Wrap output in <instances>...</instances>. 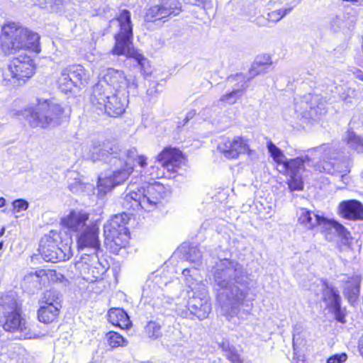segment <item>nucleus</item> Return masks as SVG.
I'll return each instance as SVG.
<instances>
[{
  "mask_svg": "<svg viewBox=\"0 0 363 363\" xmlns=\"http://www.w3.org/2000/svg\"><path fill=\"white\" fill-rule=\"evenodd\" d=\"M355 76L357 79H359L361 81H363V72L360 69H357L354 72Z\"/></svg>",
  "mask_w": 363,
  "mask_h": 363,
  "instance_id": "obj_47",
  "label": "nucleus"
},
{
  "mask_svg": "<svg viewBox=\"0 0 363 363\" xmlns=\"http://www.w3.org/2000/svg\"><path fill=\"white\" fill-rule=\"evenodd\" d=\"M358 348H359V352L363 358V334L362 335V336L359 338Z\"/></svg>",
  "mask_w": 363,
  "mask_h": 363,
  "instance_id": "obj_46",
  "label": "nucleus"
},
{
  "mask_svg": "<svg viewBox=\"0 0 363 363\" xmlns=\"http://www.w3.org/2000/svg\"><path fill=\"white\" fill-rule=\"evenodd\" d=\"M112 91L108 90L103 84H95L92 87L89 99L91 107L96 111L104 113L109 94Z\"/></svg>",
  "mask_w": 363,
  "mask_h": 363,
  "instance_id": "obj_21",
  "label": "nucleus"
},
{
  "mask_svg": "<svg viewBox=\"0 0 363 363\" xmlns=\"http://www.w3.org/2000/svg\"><path fill=\"white\" fill-rule=\"evenodd\" d=\"M339 215L349 220H363V204L354 199L342 201L338 206Z\"/></svg>",
  "mask_w": 363,
  "mask_h": 363,
  "instance_id": "obj_19",
  "label": "nucleus"
},
{
  "mask_svg": "<svg viewBox=\"0 0 363 363\" xmlns=\"http://www.w3.org/2000/svg\"><path fill=\"white\" fill-rule=\"evenodd\" d=\"M332 311V313L335 315V320L341 323H346V315H347V311L345 308H342L341 306V303H338L334 306L332 307L331 309H329Z\"/></svg>",
  "mask_w": 363,
  "mask_h": 363,
  "instance_id": "obj_37",
  "label": "nucleus"
},
{
  "mask_svg": "<svg viewBox=\"0 0 363 363\" xmlns=\"http://www.w3.org/2000/svg\"><path fill=\"white\" fill-rule=\"evenodd\" d=\"M25 111L28 112L26 119L30 127L43 129L59 126L70 116L62 104L51 99H37L36 108H28Z\"/></svg>",
  "mask_w": 363,
  "mask_h": 363,
  "instance_id": "obj_3",
  "label": "nucleus"
},
{
  "mask_svg": "<svg viewBox=\"0 0 363 363\" xmlns=\"http://www.w3.org/2000/svg\"><path fill=\"white\" fill-rule=\"evenodd\" d=\"M242 91V89H233L221 96L219 101L224 104H235L240 99Z\"/></svg>",
  "mask_w": 363,
  "mask_h": 363,
  "instance_id": "obj_36",
  "label": "nucleus"
},
{
  "mask_svg": "<svg viewBox=\"0 0 363 363\" xmlns=\"http://www.w3.org/2000/svg\"><path fill=\"white\" fill-rule=\"evenodd\" d=\"M113 20L118 23V31L116 34H133V26L130 11L128 9L121 10Z\"/></svg>",
  "mask_w": 363,
  "mask_h": 363,
  "instance_id": "obj_30",
  "label": "nucleus"
},
{
  "mask_svg": "<svg viewBox=\"0 0 363 363\" xmlns=\"http://www.w3.org/2000/svg\"><path fill=\"white\" fill-rule=\"evenodd\" d=\"M126 217L125 214L116 215L104 227V245L111 253L117 255L129 245L130 233Z\"/></svg>",
  "mask_w": 363,
  "mask_h": 363,
  "instance_id": "obj_5",
  "label": "nucleus"
},
{
  "mask_svg": "<svg viewBox=\"0 0 363 363\" xmlns=\"http://www.w3.org/2000/svg\"><path fill=\"white\" fill-rule=\"evenodd\" d=\"M61 242L60 231L50 230L40 240L38 248V254L45 262L56 263L65 261L69 258V255L60 248L59 245Z\"/></svg>",
  "mask_w": 363,
  "mask_h": 363,
  "instance_id": "obj_9",
  "label": "nucleus"
},
{
  "mask_svg": "<svg viewBox=\"0 0 363 363\" xmlns=\"http://www.w3.org/2000/svg\"><path fill=\"white\" fill-rule=\"evenodd\" d=\"M247 296V293L238 289L233 295V299L237 304H242Z\"/></svg>",
  "mask_w": 363,
  "mask_h": 363,
  "instance_id": "obj_44",
  "label": "nucleus"
},
{
  "mask_svg": "<svg viewBox=\"0 0 363 363\" xmlns=\"http://www.w3.org/2000/svg\"><path fill=\"white\" fill-rule=\"evenodd\" d=\"M125 157L120 158L121 167L113 171L111 174L99 177L96 183L98 194L105 196L115 187L124 184L133 173L135 162L141 168L147 165V157L144 155H138L136 147H130L125 152Z\"/></svg>",
  "mask_w": 363,
  "mask_h": 363,
  "instance_id": "obj_2",
  "label": "nucleus"
},
{
  "mask_svg": "<svg viewBox=\"0 0 363 363\" xmlns=\"http://www.w3.org/2000/svg\"><path fill=\"white\" fill-rule=\"evenodd\" d=\"M144 195L143 188L138 189L137 191H131L127 193L123 199V206L128 210L139 211H150L149 206L145 205L147 201Z\"/></svg>",
  "mask_w": 363,
  "mask_h": 363,
  "instance_id": "obj_22",
  "label": "nucleus"
},
{
  "mask_svg": "<svg viewBox=\"0 0 363 363\" xmlns=\"http://www.w3.org/2000/svg\"><path fill=\"white\" fill-rule=\"evenodd\" d=\"M128 104L127 96H120L119 92H114L108 96L104 113L109 117H119L125 113Z\"/></svg>",
  "mask_w": 363,
  "mask_h": 363,
  "instance_id": "obj_20",
  "label": "nucleus"
},
{
  "mask_svg": "<svg viewBox=\"0 0 363 363\" xmlns=\"http://www.w3.org/2000/svg\"><path fill=\"white\" fill-rule=\"evenodd\" d=\"M69 0H35V5L40 9H45L48 5L55 9L59 10L69 2Z\"/></svg>",
  "mask_w": 363,
  "mask_h": 363,
  "instance_id": "obj_35",
  "label": "nucleus"
},
{
  "mask_svg": "<svg viewBox=\"0 0 363 363\" xmlns=\"http://www.w3.org/2000/svg\"><path fill=\"white\" fill-rule=\"evenodd\" d=\"M361 277L357 274L347 277L344 281L343 294L350 303L355 302L360 294Z\"/></svg>",
  "mask_w": 363,
  "mask_h": 363,
  "instance_id": "obj_25",
  "label": "nucleus"
},
{
  "mask_svg": "<svg viewBox=\"0 0 363 363\" xmlns=\"http://www.w3.org/2000/svg\"><path fill=\"white\" fill-rule=\"evenodd\" d=\"M322 301L325 303V306L328 309H331L334 305L342 302L338 290L330 285L327 281L323 282Z\"/></svg>",
  "mask_w": 363,
  "mask_h": 363,
  "instance_id": "obj_29",
  "label": "nucleus"
},
{
  "mask_svg": "<svg viewBox=\"0 0 363 363\" xmlns=\"http://www.w3.org/2000/svg\"><path fill=\"white\" fill-rule=\"evenodd\" d=\"M183 11L180 0H158L157 4L149 7L145 13L147 22L167 21L169 18L179 16Z\"/></svg>",
  "mask_w": 363,
  "mask_h": 363,
  "instance_id": "obj_12",
  "label": "nucleus"
},
{
  "mask_svg": "<svg viewBox=\"0 0 363 363\" xmlns=\"http://www.w3.org/2000/svg\"><path fill=\"white\" fill-rule=\"evenodd\" d=\"M2 245H3L2 242H0V249H1Z\"/></svg>",
  "mask_w": 363,
  "mask_h": 363,
  "instance_id": "obj_53",
  "label": "nucleus"
},
{
  "mask_svg": "<svg viewBox=\"0 0 363 363\" xmlns=\"http://www.w3.org/2000/svg\"><path fill=\"white\" fill-rule=\"evenodd\" d=\"M145 333L149 338L156 340L162 337L161 325L155 321L150 320L145 327Z\"/></svg>",
  "mask_w": 363,
  "mask_h": 363,
  "instance_id": "obj_34",
  "label": "nucleus"
},
{
  "mask_svg": "<svg viewBox=\"0 0 363 363\" xmlns=\"http://www.w3.org/2000/svg\"><path fill=\"white\" fill-rule=\"evenodd\" d=\"M332 225L342 239L348 240L352 238L350 232L343 225L336 220H333Z\"/></svg>",
  "mask_w": 363,
  "mask_h": 363,
  "instance_id": "obj_39",
  "label": "nucleus"
},
{
  "mask_svg": "<svg viewBox=\"0 0 363 363\" xmlns=\"http://www.w3.org/2000/svg\"><path fill=\"white\" fill-rule=\"evenodd\" d=\"M125 81L124 72L113 68H108L103 76L102 80L98 84H103L105 87H110V90L118 92L121 84Z\"/></svg>",
  "mask_w": 363,
  "mask_h": 363,
  "instance_id": "obj_27",
  "label": "nucleus"
},
{
  "mask_svg": "<svg viewBox=\"0 0 363 363\" xmlns=\"http://www.w3.org/2000/svg\"><path fill=\"white\" fill-rule=\"evenodd\" d=\"M115 43L110 50V53L116 56H127L131 51L133 34H115L113 36Z\"/></svg>",
  "mask_w": 363,
  "mask_h": 363,
  "instance_id": "obj_24",
  "label": "nucleus"
},
{
  "mask_svg": "<svg viewBox=\"0 0 363 363\" xmlns=\"http://www.w3.org/2000/svg\"><path fill=\"white\" fill-rule=\"evenodd\" d=\"M28 202L23 199H16L12 202V211L13 213H19L26 211L28 208Z\"/></svg>",
  "mask_w": 363,
  "mask_h": 363,
  "instance_id": "obj_40",
  "label": "nucleus"
},
{
  "mask_svg": "<svg viewBox=\"0 0 363 363\" xmlns=\"http://www.w3.org/2000/svg\"><path fill=\"white\" fill-rule=\"evenodd\" d=\"M217 150L229 160H238L243 155L251 156L255 153L251 148L250 139L243 135L222 137Z\"/></svg>",
  "mask_w": 363,
  "mask_h": 363,
  "instance_id": "obj_10",
  "label": "nucleus"
},
{
  "mask_svg": "<svg viewBox=\"0 0 363 363\" xmlns=\"http://www.w3.org/2000/svg\"><path fill=\"white\" fill-rule=\"evenodd\" d=\"M146 176L149 180H155L167 177L161 168L156 165H152L146 172Z\"/></svg>",
  "mask_w": 363,
  "mask_h": 363,
  "instance_id": "obj_38",
  "label": "nucleus"
},
{
  "mask_svg": "<svg viewBox=\"0 0 363 363\" xmlns=\"http://www.w3.org/2000/svg\"><path fill=\"white\" fill-rule=\"evenodd\" d=\"M108 346L113 350L118 347H125L128 345V341L122 335L114 330H110L105 335Z\"/></svg>",
  "mask_w": 363,
  "mask_h": 363,
  "instance_id": "obj_31",
  "label": "nucleus"
},
{
  "mask_svg": "<svg viewBox=\"0 0 363 363\" xmlns=\"http://www.w3.org/2000/svg\"><path fill=\"white\" fill-rule=\"evenodd\" d=\"M99 232L98 225L96 223H91L79 233L76 237L77 250L90 249L97 253L101 247Z\"/></svg>",
  "mask_w": 363,
  "mask_h": 363,
  "instance_id": "obj_16",
  "label": "nucleus"
},
{
  "mask_svg": "<svg viewBox=\"0 0 363 363\" xmlns=\"http://www.w3.org/2000/svg\"><path fill=\"white\" fill-rule=\"evenodd\" d=\"M347 359V354L345 352L335 354L326 359V363H344Z\"/></svg>",
  "mask_w": 363,
  "mask_h": 363,
  "instance_id": "obj_42",
  "label": "nucleus"
},
{
  "mask_svg": "<svg viewBox=\"0 0 363 363\" xmlns=\"http://www.w3.org/2000/svg\"><path fill=\"white\" fill-rule=\"evenodd\" d=\"M189 307L191 313L199 320L206 318L211 311V303L206 297L193 296L189 302Z\"/></svg>",
  "mask_w": 363,
  "mask_h": 363,
  "instance_id": "obj_23",
  "label": "nucleus"
},
{
  "mask_svg": "<svg viewBox=\"0 0 363 363\" xmlns=\"http://www.w3.org/2000/svg\"><path fill=\"white\" fill-rule=\"evenodd\" d=\"M89 76L87 69L79 63L64 67L56 79L57 88L65 94L71 93L74 89H81L87 84Z\"/></svg>",
  "mask_w": 363,
  "mask_h": 363,
  "instance_id": "obj_7",
  "label": "nucleus"
},
{
  "mask_svg": "<svg viewBox=\"0 0 363 363\" xmlns=\"http://www.w3.org/2000/svg\"><path fill=\"white\" fill-rule=\"evenodd\" d=\"M107 318L108 322L113 326L122 330H128L132 326V322L127 313L120 308H112L108 310Z\"/></svg>",
  "mask_w": 363,
  "mask_h": 363,
  "instance_id": "obj_26",
  "label": "nucleus"
},
{
  "mask_svg": "<svg viewBox=\"0 0 363 363\" xmlns=\"http://www.w3.org/2000/svg\"><path fill=\"white\" fill-rule=\"evenodd\" d=\"M343 1L350 2L352 4H355L359 1V0H342Z\"/></svg>",
  "mask_w": 363,
  "mask_h": 363,
  "instance_id": "obj_50",
  "label": "nucleus"
},
{
  "mask_svg": "<svg viewBox=\"0 0 363 363\" xmlns=\"http://www.w3.org/2000/svg\"><path fill=\"white\" fill-rule=\"evenodd\" d=\"M39 303L37 319L40 323L50 325L58 321L62 308L59 292L52 289L45 291Z\"/></svg>",
  "mask_w": 363,
  "mask_h": 363,
  "instance_id": "obj_8",
  "label": "nucleus"
},
{
  "mask_svg": "<svg viewBox=\"0 0 363 363\" xmlns=\"http://www.w3.org/2000/svg\"><path fill=\"white\" fill-rule=\"evenodd\" d=\"M6 69L9 77L4 76V80L16 86H23L35 76L37 65L31 56L21 54L10 59Z\"/></svg>",
  "mask_w": 363,
  "mask_h": 363,
  "instance_id": "obj_6",
  "label": "nucleus"
},
{
  "mask_svg": "<svg viewBox=\"0 0 363 363\" xmlns=\"http://www.w3.org/2000/svg\"><path fill=\"white\" fill-rule=\"evenodd\" d=\"M1 327L10 333H23L28 330V323L23 315L22 305L16 299L8 300Z\"/></svg>",
  "mask_w": 363,
  "mask_h": 363,
  "instance_id": "obj_13",
  "label": "nucleus"
},
{
  "mask_svg": "<svg viewBox=\"0 0 363 363\" xmlns=\"http://www.w3.org/2000/svg\"><path fill=\"white\" fill-rule=\"evenodd\" d=\"M146 201L145 205L149 206L150 211L167 202L171 195V189L169 186L155 182L149 184L145 188H143Z\"/></svg>",
  "mask_w": 363,
  "mask_h": 363,
  "instance_id": "obj_15",
  "label": "nucleus"
},
{
  "mask_svg": "<svg viewBox=\"0 0 363 363\" xmlns=\"http://www.w3.org/2000/svg\"><path fill=\"white\" fill-rule=\"evenodd\" d=\"M7 303H8V300L3 301L0 302V325H1V323L3 321V319H4V315L6 309Z\"/></svg>",
  "mask_w": 363,
  "mask_h": 363,
  "instance_id": "obj_45",
  "label": "nucleus"
},
{
  "mask_svg": "<svg viewBox=\"0 0 363 363\" xmlns=\"http://www.w3.org/2000/svg\"><path fill=\"white\" fill-rule=\"evenodd\" d=\"M74 268L79 275L89 283L102 281L107 268L99 260L97 256L83 255L74 263Z\"/></svg>",
  "mask_w": 363,
  "mask_h": 363,
  "instance_id": "obj_11",
  "label": "nucleus"
},
{
  "mask_svg": "<svg viewBox=\"0 0 363 363\" xmlns=\"http://www.w3.org/2000/svg\"><path fill=\"white\" fill-rule=\"evenodd\" d=\"M5 233V228H2L1 230H0V238L1 236H3V235Z\"/></svg>",
  "mask_w": 363,
  "mask_h": 363,
  "instance_id": "obj_51",
  "label": "nucleus"
},
{
  "mask_svg": "<svg viewBox=\"0 0 363 363\" xmlns=\"http://www.w3.org/2000/svg\"><path fill=\"white\" fill-rule=\"evenodd\" d=\"M90 213L84 211L71 210L69 213L60 220V225L72 233H79L86 225Z\"/></svg>",
  "mask_w": 363,
  "mask_h": 363,
  "instance_id": "obj_17",
  "label": "nucleus"
},
{
  "mask_svg": "<svg viewBox=\"0 0 363 363\" xmlns=\"http://www.w3.org/2000/svg\"><path fill=\"white\" fill-rule=\"evenodd\" d=\"M294 9V6L287 4L284 8L271 11L267 13V21L269 23H275L281 21Z\"/></svg>",
  "mask_w": 363,
  "mask_h": 363,
  "instance_id": "obj_32",
  "label": "nucleus"
},
{
  "mask_svg": "<svg viewBox=\"0 0 363 363\" xmlns=\"http://www.w3.org/2000/svg\"><path fill=\"white\" fill-rule=\"evenodd\" d=\"M126 57L134 59L139 65H143V62L145 60V58L143 54L133 49L131 50V51Z\"/></svg>",
  "mask_w": 363,
  "mask_h": 363,
  "instance_id": "obj_43",
  "label": "nucleus"
},
{
  "mask_svg": "<svg viewBox=\"0 0 363 363\" xmlns=\"http://www.w3.org/2000/svg\"><path fill=\"white\" fill-rule=\"evenodd\" d=\"M220 347L225 352V358L231 363H244L243 359L235 347L223 342L220 345Z\"/></svg>",
  "mask_w": 363,
  "mask_h": 363,
  "instance_id": "obj_33",
  "label": "nucleus"
},
{
  "mask_svg": "<svg viewBox=\"0 0 363 363\" xmlns=\"http://www.w3.org/2000/svg\"><path fill=\"white\" fill-rule=\"evenodd\" d=\"M6 205V200L4 197H0V208L4 207Z\"/></svg>",
  "mask_w": 363,
  "mask_h": 363,
  "instance_id": "obj_49",
  "label": "nucleus"
},
{
  "mask_svg": "<svg viewBox=\"0 0 363 363\" xmlns=\"http://www.w3.org/2000/svg\"><path fill=\"white\" fill-rule=\"evenodd\" d=\"M300 211L298 223L308 230L314 229L325 220L324 218L318 215H314L313 211L306 208H301Z\"/></svg>",
  "mask_w": 363,
  "mask_h": 363,
  "instance_id": "obj_28",
  "label": "nucleus"
},
{
  "mask_svg": "<svg viewBox=\"0 0 363 363\" xmlns=\"http://www.w3.org/2000/svg\"><path fill=\"white\" fill-rule=\"evenodd\" d=\"M0 50L5 55L24 50L38 54L41 51L40 35L17 22L8 21L1 26Z\"/></svg>",
  "mask_w": 363,
  "mask_h": 363,
  "instance_id": "obj_1",
  "label": "nucleus"
},
{
  "mask_svg": "<svg viewBox=\"0 0 363 363\" xmlns=\"http://www.w3.org/2000/svg\"><path fill=\"white\" fill-rule=\"evenodd\" d=\"M189 270L188 269H184V270H183L182 273H183V274H184V273H185V272H189Z\"/></svg>",
  "mask_w": 363,
  "mask_h": 363,
  "instance_id": "obj_52",
  "label": "nucleus"
},
{
  "mask_svg": "<svg viewBox=\"0 0 363 363\" xmlns=\"http://www.w3.org/2000/svg\"><path fill=\"white\" fill-rule=\"evenodd\" d=\"M194 2V4L197 6H201L204 5L205 3L207 1V0H193Z\"/></svg>",
  "mask_w": 363,
  "mask_h": 363,
  "instance_id": "obj_48",
  "label": "nucleus"
},
{
  "mask_svg": "<svg viewBox=\"0 0 363 363\" xmlns=\"http://www.w3.org/2000/svg\"><path fill=\"white\" fill-rule=\"evenodd\" d=\"M28 276L41 288L62 282L65 279L63 274L50 268L37 269L35 272H30Z\"/></svg>",
  "mask_w": 363,
  "mask_h": 363,
  "instance_id": "obj_18",
  "label": "nucleus"
},
{
  "mask_svg": "<svg viewBox=\"0 0 363 363\" xmlns=\"http://www.w3.org/2000/svg\"><path fill=\"white\" fill-rule=\"evenodd\" d=\"M155 160L168 173L175 177L186 162V157L179 148L168 145L156 155Z\"/></svg>",
  "mask_w": 363,
  "mask_h": 363,
  "instance_id": "obj_14",
  "label": "nucleus"
},
{
  "mask_svg": "<svg viewBox=\"0 0 363 363\" xmlns=\"http://www.w3.org/2000/svg\"><path fill=\"white\" fill-rule=\"evenodd\" d=\"M264 58H265L264 61L259 60H257L256 62H254L252 67L250 69L252 77H254V76L258 74V72H253L254 69L259 68V67L264 69L265 67L269 66L272 64L269 56H267V57H264Z\"/></svg>",
  "mask_w": 363,
  "mask_h": 363,
  "instance_id": "obj_41",
  "label": "nucleus"
},
{
  "mask_svg": "<svg viewBox=\"0 0 363 363\" xmlns=\"http://www.w3.org/2000/svg\"><path fill=\"white\" fill-rule=\"evenodd\" d=\"M267 147L274 161L283 166L284 175L289 177L286 182L289 190L291 191H302L304 188V182L301 173L306 171L305 165L311 161V157L308 155H304L284 160V154L271 140L267 142Z\"/></svg>",
  "mask_w": 363,
  "mask_h": 363,
  "instance_id": "obj_4",
  "label": "nucleus"
}]
</instances>
